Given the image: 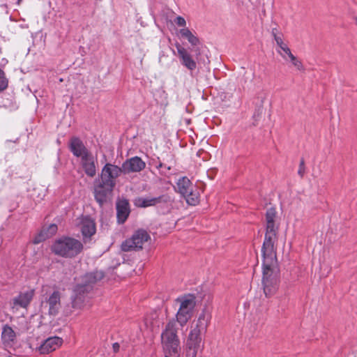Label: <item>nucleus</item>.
Masks as SVG:
<instances>
[{
  "mask_svg": "<svg viewBox=\"0 0 357 357\" xmlns=\"http://www.w3.org/2000/svg\"><path fill=\"white\" fill-rule=\"evenodd\" d=\"M277 211L271 207L266 212V233L261 247L262 279L261 282L280 280V269L277 259L276 247L278 225L276 224Z\"/></svg>",
  "mask_w": 357,
  "mask_h": 357,
  "instance_id": "f257e3e1",
  "label": "nucleus"
},
{
  "mask_svg": "<svg viewBox=\"0 0 357 357\" xmlns=\"http://www.w3.org/2000/svg\"><path fill=\"white\" fill-rule=\"evenodd\" d=\"M165 357H179V339L177 336L176 324L174 319L169 320L161 335Z\"/></svg>",
  "mask_w": 357,
  "mask_h": 357,
  "instance_id": "f03ea898",
  "label": "nucleus"
},
{
  "mask_svg": "<svg viewBox=\"0 0 357 357\" xmlns=\"http://www.w3.org/2000/svg\"><path fill=\"white\" fill-rule=\"evenodd\" d=\"M83 250V245L79 240L71 237H62L52 245V250L56 255L72 258L79 255Z\"/></svg>",
  "mask_w": 357,
  "mask_h": 357,
  "instance_id": "7ed1b4c3",
  "label": "nucleus"
},
{
  "mask_svg": "<svg viewBox=\"0 0 357 357\" xmlns=\"http://www.w3.org/2000/svg\"><path fill=\"white\" fill-rule=\"evenodd\" d=\"M176 302L179 304V307L176 314L175 321L183 327L193 317L196 306V297L193 294H185L178 297Z\"/></svg>",
  "mask_w": 357,
  "mask_h": 357,
  "instance_id": "20e7f679",
  "label": "nucleus"
},
{
  "mask_svg": "<svg viewBox=\"0 0 357 357\" xmlns=\"http://www.w3.org/2000/svg\"><path fill=\"white\" fill-rule=\"evenodd\" d=\"M150 239V235L144 229L137 230L132 236L124 241L121 245V250L123 252H130L133 250H139L143 248L145 242Z\"/></svg>",
  "mask_w": 357,
  "mask_h": 357,
  "instance_id": "39448f33",
  "label": "nucleus"
},
{
  "mask_svg": "<svg viewBox=\"0 0 357 357\" xmlns=\"http://www.w3.org/2000/svg\"><path fill=\"white\" fill-rule=\"evenodd\" d=\"M34 296L35 290L33 289H30L26 291L20 292L9 302L12 312H17L20 308L27 309L30 305Z\"/></svg>",
  "mask_w": 357,
  "mask_h": 357,
  "instance_id": "423d86ee",
  "label": "nucleus"
},
{
  "mask_svg": "<svg viewBox=\"0 0 357 357\" xmlns=\"http://www.w3.org/2000/svg\"><path fill=\"white\" fill-rule=\"evenodd\" d=\"M123 172L122 167L107 163L101 171L100 180L107 185L115 187L116 179Z\"/></svg>",
  "mask_w": 357,
  "mask_h": 357,
  "instance_id": "0eeeda50",
  "label": "nucleus"
},
{
  "mask_svg": "<svg viewBox=\"0 0 357 357\" xmlns=\"http://www.w3.org/2000/svg\"><path fill=\"white\" fill-rule=\"evenodd\" d=\"M209 318L205 312H202L197 320L191 325V330L188 337L193 340L202 341L201 333L206 331L208 325Z\"/></svg>",
  "mask_w": 357,
  "mask_h": 357,
  "instance_id": "6e6552de",
  "label": "nucleus"
},
{
  "mask_svg": "<svg viewBox=\"0 0 357 357\" xmlns=\"http://www.w3.org/2000/svg\"><path fill=\"white\" fill-rule=\"evenodd\" d=\"M91 290L89 284H77L74 290L75 296L72 301V307L76 309H82L84 307L88 298L86 295Z\"/></svg>",
  "mask_w": 357,
  "mask_h": 357,
  "instance_id": "1a4fd4ad",
  "label": "nucleus"
},
{
  "mask_svg": "<svg viewBox=\"0 0 357 357\" xmlns=\"http://www.w3.org/2000/svg\"><path fill=\"white\" fill-rule=\"evenodd\" d=\"M114 187L107 185L104 182L99 180L94 185L93 194L96 202L102 206L105 203L113 191Z\"/></svg>",
  "mask_w": 357,
  "mask_h": 357,
  "instance_id": "9d476101",
  "label": "nucleus"
},
{
  "mask_svg": "<svg viewBox=\"0 0 357 357\" xmlns=\"http://www.w3.org/2000/svg\"><path fill=\"white\" fill-rule=\"evenodd\" d=\"M175 47L181 64L188 70H194L197 68V63L190 53L178 43H176Z\"/></svg>",
  "mask_w": 357,
  "mask_h": 357,
  "instance_id": "9b49d317",
  "label": "nucleus"
},
{
  "mask_svg": "<svg viewBox=\"0 0 357 357\" xmlns=\"http://www.w3.org/2000/svg\"><path fill=\"white\" fill-rule=\"evenodd\" d=\"M44 307L48 308V314L55 316L61 308V296L57 291H54L49 298L42 304Z\"/></svg>",
  "mask_w": 357,
  "mask_h": 357,
  "instance_id": "f8f14e48",
  "label": "nucleus"
},
{
  "mask_svg": "<svg viewBox=\"0 0 357 357\" xmlns=\"http://www.w3.org/2000/svg\"><path fill=\"white\" fill-rule=\"evenodd\" d=\"M145 167V162L139 157L135 156L126 160L121 167L124 174H129L141 172Z\"/></svg>",
  "mask_w": 357,
  "mask_h": 357,
  "instance_id": "ddd939ff",
  "label": "nucleus"
},
{
  "mask_svg": "<svg viewBox=\"0 0 357 357\" xmlns=\"http://www.w3.org/2000/svg\"><path fill=\"white\" fill-rule=\"evenodd\" d=\"M62 343L63 340L61 337L56 336L50 337L45 340L38 347V351L41 354H47L59 348Z\"/></svg>",
  "mask_w": 357,
  "mask_h": 357,
  "instance_id": "4468645a",
  "label": "nucleus"
},
{
  "mask_svg": "<svg viewBox=\"0 0 357 357\" xmlns=\"http://www.w3.org/2000/svg\"><path fill=\"white\" fill-rule=\"evenodd\" d=\"M17 333L11 326L6 324L3 326L1 340L2 344L6 347H12L16 342Z\"/></svg>",
  "mask_w": 357,
  "mask_h": 357,
  "instance_id": "2eb2a0df",
  "label": "nucleus"
},
{
  "mask_svg": "<svg viewBox=\"0 0 357 357\" xmlns=\"http://www.w3.org/2000/svg\"><path fill=\"white\" fill-rule=\"evenodd\" d=\"M96 160L91 153L81 158L82 167L85 174L91 178L96 174Z\"/></svg>",
  "mask_w": 357,
  "mask_h": 357,
  "instance_id": "dca6fc26",
  "label": "nucleus"
},
{
  "mask_svg": "<svg viewBox=\"0 0 357 357\" xmlns=\"http://www.w3.org/2000/svg\"><path fill=\"white\" fill-rule=\"evenodd\" d=\"M130 214V205L126 199H121L116 202V218L119 224L126 222Z\"/></svg>",
  "mask_w": 357,
  "mask_h": 357,
  "instance_id": "f3484780",
  "label": "nucleus"
},
{
  "mask_svg": "<svg viewBox=\"0 0 357 357\" xmlns=\"http://www.w3.org/2000/svg\"><path fill=\"white\" fill-rule=\"evenodd\" d=\"M70 149L74 155L80 157L81 158L90 153L82 140L76 137L71 138L70 142Z\"/></svg>",
  "mask_w": 357,
  "mask_h": 357,
  "instance_id": "a211bd4d",
  "label": "nucleus"
},
{
  "mask_svg": "<svg viewBox=\"0 0 357 357\" xmlns=\"http://www.w3.org/2000/svg\"><path fill=\"white\" fill-rule=\"evenodd\" d=\"M264 293L266 298H271L274 296L280 287V279L267 280L261 282Z\"/></svg>",
  "mask_w": 357,
  "mask_h": 357,
  "instance_id": "6ab92c4d",
  "label": "nucleus"
},
{
  "mask_svg": "<svg viewBox=\"0 0 357 357\" xmlns=\"http://www.w3.org/2000/svg\"><path fill=\"white\" fill-rule=\"evenodd\" d=\"M57 231V226L55 224L49 225L47 228H43L40 233L36 236L33 240L35 244H38L41 241L48 238L55 234Z\"/></svg>",
  "mask_w": 357,
  "mask_h": 357,
  "instance_id": "aec40b11",
  "label": "nucleus"
},
{
  "mask_svg": "<svg viewBox=\"0 0 357 357\" xmlns=\"http://www.w3.org/2000/svg\"><path fill=\"white\" fill-rule=\"evenodd\" d=\"M163 197V196L158 197H139L135 200V205L142 208L155 206L162 202Z\"/></svg>",
  "mask_w": 357,
  "mask_h": 357,
  "instance_id": "412c9836",
  "label": "nucleus"
},
{
  "mask_svg": "<svg viewBox=\"0 0 357 357\" xmlns=\"http://www.w3.org/2000/svg\"><path fill=\"white\" fill-rule=\"evenodd\" d=\"M201 342V340L188 338L185 357H197V352L200 349Z\"/></svg>",
  "mask_w": 357,
  "mask_h": 357,
  "instance_id": "4be33fe9",
  "label": "nucleus"
},
{
  "mask_svg": "<svg viewBox=\"0 0 357 357\" xmlns=\"http://www.w3.org/2000/svg\"><path fill=\"white\" fill-rule=\"evenodd\" d=\"M176 188L178 189V192L183 196L188 193L192 188H194V186L188 177L183 176L178 180L176 183Z\"/></svg>",
  "mask_w": 357,
  "mask_h": 357,
  "instance_id": "5701e85b",
  "label": "nucleus"
},
{
  "mask_svg": "<svg viewBox=\"0 0 357 357\" xmlns=\"http://www.w3.org/2000/svg\"><path fill=\"white\" fill-rule=\"evenodd\" d=\"M96 231V224L91 220H85L82 222V234L84 238H91Z\"/></svg>",
  "mask_w": 357,
  "mask_h": 357,
  "instance_id": "b1692460",
  "label": "nucleus"
},
{
  "mask_svg": "<svg viewBox=\"0 0 357 357\" xmlns=\"http://www.w3.org/2000/svg\"><path fill=\"white\" fill-rule=\"evenodd\" d=\"M179 34L181 37L188 40L192 46H196L200 43V40L188 28H183L179 30Z\"/></svg>",
  "mask_w": 357,
  "mask_h": 357,
  "instance_id": "393cba45",
  "label": "nucleus"
},
{
  "mask_svg": "<svg viewBox=\"0 0 357 357\" xmlns=\"http://www.w3.org/2000/svg\"><path fill=\"white\" fill-rule=\"evenodd\" d=\"M186 202L191 206H196L199 202V195L194 188H192L188 193L183 196Z\"/></svg>",
  "mask_w": 357,
  "mask_h": 357,
  "instance_id": "a878e982",
  "label": "nucleus"
},
{
  "mask_svg": "<svg viewBox=\"0 0 357 357\" xmlns=\"http://www.w3.org/2000/svg\"><path fill=\"white\" fill-rule=\"evenodd\" d=\"M8 86V79L5 72L0 68V92L6 90Z\"/></svg>",
  "mask_w": 357,
  "mask_h": 357,
  "instance_id": "bb28decb",
  "label": "nucleus"
},
{
  "mask_svg": "<svg viewBox=\"0 0 357 357\" xmlns=\"http://www.w3.org/2000/svg\"><path fill=\"white\" fill-rule=\"evenodd\" d=\"M305 173V161H304V159L302 158L300 161L298 170V174L300 176L301 178H303L304 176Z\"/></svg>",
  "mask_w": 357,
  "mask_h": 357,
  "instance_id": "cd10ccee",
  "label": "nucleus"
},
{
  "mask_svg": "<svg viewBox=\"0 0 357 357\" xmlns=\"http://www.w3.org/2000/svg\"><path fill=\"white\" fill-rule=\"evenodd\" d=\"M283 52H282L280 50H278V52L280 54V55L284 59H286V56H288L289 54H291V50L289 49V47L286 45V46H284V47H282V49H280Z\"/></svg>",
  "mask_w": 357,
  "mask_h": 357,
  "instance_id": "c85d7f7f",
  "label": "nucleus"
},
{
  "mask_svg": "<svg viewBox=\"0 0 357 357\" xmlns=\"http://www.w3.org/2000/svg\"><path fill=\"white\" fill-rule=\"evenodd\" d=\"M274 40H275V43L280 49H282L284 47V46L287 45L283 41L282 33H280L279 36H275V38Z\"/></svg>",
  "mask_w": 357,
  "mask_h": 357,
  "instance_id": "c756f323",
  "label": "nucleus"
},
{
  "mask_svg": "<svg viewBox=\"0 0 357 357\" xmlns=\"http://www.w3.org/2000/svg\"><path fill=\"white\" fill-rule=\"evenodd\" d=\"M174 22L178 26L185 27L186 25L185 20L181 16H177L175 18Z\"/></svg>",
  "mask_w": 357,
  "mask_h": 357,
  "instance_id": "7c9ffc66",
  "label": "nucleus"
},
{
  "mask_svg": "<svg viewBox=\"0 0 357 357\" xmlns=\"http://www.w3.org/2000/svg\"><path fill=\"white\" fill-rule=\"evenodd\" d=\"M292 64L297 70L300 71H303L305 70L303 63L298 59H296L295 61L292 62Z\"/></svg>",
  "mask_w": 357,
  "mask_h": 357,
  "instance_id": "2f4dec72",
  "label": "nucleus"
},
{
  "mask_svg": "<svg viewBox=\"0 0 357 357\" xmlns=\"http://www.w3.org/2000/svg\"><path fill=\"white\" fill-rule=\"evenodd\" d=\"M112 349H113V351L114 353H117L119 352V349H120V345L118 342H114L113 344H112Z\"/></svg>",
  "mask_w": 357,
  "mask_h": 357,
  "instance_id": "473e14b6",
  "label": "nucleus"
},
{
  "mask_svg": "<svg viewBox=\"0 0 357 357\" xmlns=\"http://www.w3.org/2000/svg\"><path fill=\"white\" fill-rule=\"evenodd\" d=\"M280 33L278 31V29H276V28L272 29L271 35L273 36L274 39L275 38V36H279Z\"/></svg>",
  "mask_w": 357,
  "mask_h": 357,
  "instance_id": "72a5a7b5",
  "label": "nucleus"
},
{
  "mask_svg": "<svg viewBox=\"0 0 357 357\" xmlns=\"http://www.w3.org/2000/svg\"><path fill=\"white\" fill-rule=\"evenodd\" d=\"M287 56L289 58L291 63L295 61L296 59H297L292 53H291V54L288 55Z\"/></svg>",
  "mask_w": 357,
  "mask_h": 357,
  "instance_id": "f704fd0d",
  "label": "nucleus"
},
{
  "mask_svg": "<svg viewBox=\"0 0 357 357\" xmlns=\"http://www.w3.org/2000/svg\"><path fill=\"white\" fill-rule=\"evenodd\" d=\"M354 24L355 25L357 26V16H355L354 17Z\"/></svg>",
  "mask_w": 357,
  "mask_h": 357,
  "instance_id": "c9c22d12",
  "label": "nucleus"
},
{
  "mask_svg": "<svg viewBox=\"0 0 357 357\" xmlns=\"http://www.w3.org/2000/svg\"><path fill=\"white\" fill-rule=\"evenodd\" d=\"M162 167H164V165L162 162H160L158 165V168H162Z\"/></svg>",
  "mask_w": 357,
  "mask_h": 357,
  "instance_id": "e433bc0d",
  "label": "nucleus"
},
{
  "mask_svg": "<svg viewBox=\"0 0 357 357\" xmlns=\"http://www.w3.org/2000/svg\"><path fill=\"white\" fill-rule=\"evenodd\" d=\"M200 54V52L198 50H196V55L198 56Z\"/></svg>",
  "mask_w": 357,
  "mask_h": 357,
  "instance_id": "4c0bfd02",
  "label": "nucleus"
},
{
  "mask_svg": "<svg viewBox=\"0 0 357 357\" xmlns=\"http://www.w3.org/2000/svg\"><path fill=\"white\" fill-rule=\"evenodd\" d=\"M145 324H146V326H148V324H148V318H146V319H145Z\"/></svg>",
  "mask_w": 357,
  "mask_h": 357,
  "instance_id": "58836bf2",
  "label": "nucleus"
},
{
  "mask_svg": "<svg viewBox=\"0 0 357 357\" xmlns=\"http://www.w3.org/2000/svg\"><path fill=\"white\" fill-rule=\"evenodd\" d=\"M22 0H18L17 3L20 4Z\"/></svg>",
  "mask_w": 357,
  "mask_h": 357,
  "instance_id": "ea45409f",
  "label": "nucleus"
}]
</instances>
